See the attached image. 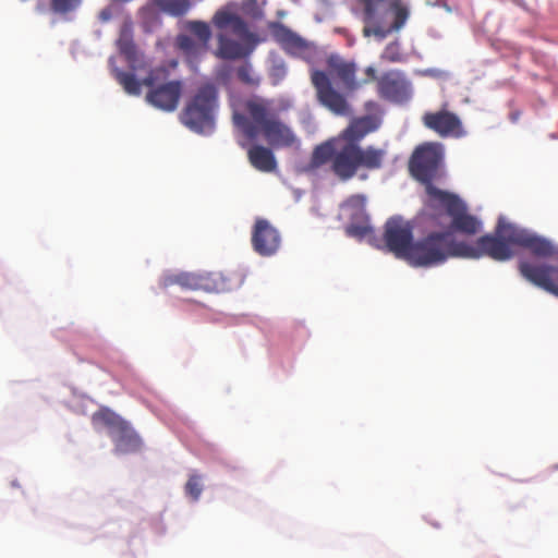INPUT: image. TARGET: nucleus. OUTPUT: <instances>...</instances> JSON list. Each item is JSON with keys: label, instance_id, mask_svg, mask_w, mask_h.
<instances>
[{"label": "nucleus", "instance_id": "4468645a", "mask_svg": "<svg viewBox=\"0 0 558 558\" xmlns=\"http://www.w3.org/2000/svg\"><path fill=\"white\" fill-rule=\"evenodd\" d=\"M184 28L197 40L193 39L190 35L181 34L177 37L178 48L187 58L197 59L208 49V44L211 38L210 27L204 21H186Z\"/></svg>", "mask_w": 558, "mask_h": 558}, {"label": "nucleus", "instance_id": "20e7f679", "mask_svg": "<svg viewBox=\"0 0 558 558\" xmlns=\"http://www.w3.org/2000/svg\"><path fill=\"white\" fill-rule=\"evenodd\" d=\"M364 23L363 36L385 39L399 32L407 23L410 12L402 0H356Z\"/></svg>", "mask_w": 558, "mask_h": 558}, {"label": "nucleus", "instance_id": "9d476101", "mask_svg": "<svg viewBox=\"0 0 558 558\" xmlns=\"http://www.w3.org/2000/svg\"><path fill=\"white\" fill-rule=\"evenodd\" d=\"M168 72L163 68L151 70L143 80L144 86L149 88L146 94V101L157 109L171 112L179 105L182 95L183 85L181 81H170L163 83Z\"/></svg>", "mask_w": 558, "mask_h": 558}, {"label": "nucleus", "instance_id": "f8f14e48", "mask_svg": "<svg viewBox=\"0 0 558 558\" xmlns=\"http://www.w3.org/2000/svg\"><path fill=\"white\" fill-rule=\"evenodd\" d=\"M384 242L396 257L407 260L414 244L413 225L400 216L389 218L385 223Z\"/></svg>", "mask_w": 558, "mask_h": 558}, {"label": "nucleus", "instance_id": "412c9836", "mask_svg": "<svg viewBox=\"0 0 558 558\" xmlns=\"http://www.w3.org/2000/svg\"><path fill=\"white\" fill-rule=\"evenodd\" d=\"M379 120L373 116H364L352 121L335 140H342L343 143L360 145V142L369 133L376 131Z\"/></svg>", "mask_w": 558, "mask_h": 558}, {"label": "nucleus", "instance_id": "aec40b11", "mask_svg": "<svg viewBox=\"0 0 558 558\" xmlns=\"http://www.w3.org/2000/svg\"><path fill=\"white\" fill-rule=\"evenodd\" d=\"M281 238L279 231L264 218L256 219L252 230V245L260 256H271L280 247Z\"/></svg>", "mask_w": 558, "mask_h": 558}, {"label": "nucleus", "instance_id": "c85d7f7f", "mask_svg": "<svg viewBox=\"0 0 558 558\" xmlns=\"http://www.w3.org/2000/svg\"><path fill=\"white\" fill-rule=\"evenodd\" d=\"M94 423H100L110 428V435L125 421L109 409H101L93 415Z\"/></svg>", "mask_w": 558, "mask_h": 558}, {"label": "nucleus", "instance_id": "6e6552de", "mask_svg": "<svg viewBox=\"0 0 558 558\" xmlns=\"http://www.w3.org/2000/svg\"><path fill=\"white\" fill-rule=\"evenodd\" d=\"M442 161V147L437 143H424L417 146L409 160L411 175L425 185L428 203L435 199L432 190L441 191L433 184L438 177Z\"/></svg>", "mask_w": 558, "mask_h": 558}, {"label": "nucleus", "instance_id": "f3484780", "mask_svg": "<svg viewBox=\"0 0 558 558\" xmlns=\"http://www.w3.org/2000/svg\"><path fill=\"white\" fill-rule=\"evenodd\" d=\"M377 86L380 97L392 102H407L412 97L411 82L400 71L383 74Z\"/></svg>", "mask_w": 558, "mask_h": 558}, {"label": "nucleus", "instance_id": "6ab92c4d", "mask_svg": "<svg viewBox=\"0 0 558 558\" xmlns=\"http://www.w3.org/2000/svg\"><path fill=\"white\" fill-rule=\"evenodd\" d=\"M422 122L425 128L434 131L440 137H461L464 134L460 118L446 108L435 112H425Z\"/></svg>", "mask_w": 558, "mask_h": 558}, {"label": "nucleus", "instance_id": "9b49d317", "mask_svg": "<svg viewBox=\"0 0 558 558\" xmlns=\"http://www.w3.org/2000/svg\"><path fill=\"white\" fill-rule=\"evenodd\" d=\"M435 199L427 203L430 208H445L451 218L450 231L460 232L466 235H474L481 230V221L468 213L465 204L454 194L446 191L432 190Z\"/></svg>", "mask_w": 558, "mask_h": 558}, {"label": "nucleus", "instance_id": "f704fd0d", "mask_svg": "<svg viewBox=\"0 0 558 558\" xmlns=\"http://www.w3.org/2000/svg\"><path fill=\"white\" fill-rule=\"evenodd\" d=\"M365 73H366L368 80L363 81V83H367V82L376 78V70L373 66H367L365 69Z\"/></svg>", "mask_w": 558, "mask_h": 558}, {"label": "nucleus", "instance_id": "4be33fe9", "mask_svg": "<svg viewBox=\"0 0 558 558\" xmlns=\"http://www.w3.org/2000/svg\"><path fill=\"white\" fill-rule=\"evenodd\" d=\"M276 41L289 54L301 57L308 50V44L288 27L277 24L272 31Z\"/></svg>", "mask_w": 558, "mask_h": 558}, {"label": "nucleus", "instance_id": "1a4fd4ad", "mask_svg": "<svg viewBox=\"0 0 558 558\" xmlns=\"http://www.w3.org/2000/svg\"><path fill=\"white\" fill-rule=\"evenodd\" d=\"M495 233L508 245L520 246L543 258L558 257V248L547 239L499 217Z\"/></svg>", "mask_w": 558, "mask_h": 558}, {"label": "nucleus", "instance_id": "a211bd4d", "mask_svg": "<svg viewBox=\"0 0 558 558\" xmlns=\"http://www.w3.org/2000/svg\"><path fill=\"white\" fill-rule=\"evenodd\" d=\"M519 270L527 281L558 296L557 266L520 262Z\"/></svg>", "mask_w": 558, "mask_h": 558}, {"label": "nucleus", "instance_id": "bb28decb", "mask_svg": "<svg viewBox=\"0 0 558 558\" xmlns=\"http://www.w3.org/2000/svg\"><path fill=\"white\" fill-rule=\"evenodd\" d=\"M151 3L159 11L174 17L185 15L192 8L190 0H151Z\"/></svg>", "mask_w": 558, "mask_h": 558}, {"label": "nucleus", "instance_id": "39448f33", "mask_svg": "<svg viewBox=\"0 0 558 558\" xmlns=\"http://www.w3.org/2000/svg\"><path fill=\"white\" fill-rule=\"evenodd\" d=\"M464 241H457L450 231H433L414 241L407 262L414 267H434L449 258L465 255Z\"/></svg>", "mask_w": 558, "mask_h": 558}, {"label": "nucleus", "instance_id": "5701e85b", "mask_svg": "<svg viewBox=\"0 0 558 558\" xmlns=\"http://www.w3.org/2000/svg\"><path fill=\"white\" fill-rule=\"evenodd\" d=\"M327 63L330 72L342 82L347 90H355L362 85L355 78L356 65L354 62L332 56L328 59Z\"/></svg>", "mask_w": 558, "mask_h": 558}, {"label": "nucleus", "instance_id": "b1692460", "mask_svg": "<svg viewBox=\"0 0 558 558\" xmlns=\"http://www.w3.org/2000/svg\"><path fill=\"white\" fill-rule=\"evenodd\" d=\"M111 437L116 446V451L119 453L136 452L142 447L140 436L128 422H124L117 430H114L111 434Z\"/></svg>", "mask_w": 558, "mask_h": 558}, {"label": "nucleus", "instance_id": "ddd939ff", "mask_svg": "<svg viewBox=\"0 0 558 558\" xmlns=\"http://www.w3.org/2000/svg\"><path fill=\"white\" fill-rule=\"evenodd\" d=\"M311 81L320 105L337 116L351 114V108L347 98L335 89L329 76L324 71L314 70L311 74Z\"/></svg>", "mask_w": 558, "mask_h": 558}, {"label": "nucleus", "instance_id": "0eeeda50", "mask_svg": "<svg viewBox=\"0 0 558 558\" xmlns=\"http://www.w3.org/2000/svg\"><path fill=\"white\" fill-rule=\"evenodd\" d=\"M240 283L241 279L236 274L226 275L221 271L170 274L163 276L160 281V286L165 289L178 284L183 290L218 293L230 291Z\"/></svg>", "mask_w": 558, "mask_h": 558}, {"label": "nucleus", "instance_id": "393cba45", "mask_svg": "<svg viewBox=\"0 0 558 558\" xmlns=\"http://www.w3.org/2000/svg\"><path fill=\"white\" fill-rule=\"evenodd\" d=\"M250 163L258 171L271 172L277 167V161L270 148L262 145H253L247 150Z\"/></svg>", "mask_w": 558, "mask_h": 558}, {"label": "nucleus", "instance_id": "f03ea898", "mask_svg": "<svg viewBox=\"0 0 558 558\" xmlns=\"http://www.w3.org/2000/svg\"><path fill=\"white\" fill-rule=\"evenodd\" d=\"M386 151L375 146L347 144L342 140H328L315 147L312 162L319 167L330 162V169L341 181H349L359 169L377 170L383 167Z\"/></svg>", "mask_w": 558, "mask_h": 558}, {"label": "nucleus", "instance_id": "423d86ee", "mask_svg": "<svg viewBox=\"0 0 558 558\" xmlns=\"http://www.w3.org/2000/svg\"><path fill=\"white\" fill-rule=\"evenodd\" d=\"M219 107L218 87L213 82L201 84L186 101L180 120L191 131L209 135L216 128V114Z\"/></svg>", "mask_w": 558, "mask_h": 558}, {"label": "nucleus", "instance_id": "72a5a7b5", "mask_svg": "<svg viewBox=\"0 0 558 558\" xmlns=\"http://www.w3.org/2000/svg\"><path fill=\"white\" fill-rule=\"evenodd\" d=\"M381 59L389 62H399L402 60V54L400 51V45L397 41L390 43L386 46L381 53Z\"/></svg>", "mask_w": 558, "mask_h": 558}, {"label": "nucleus", "instance_id": "c756f323", "mask_svg": "<svg viewBox=\"0 0 558 558\" xmlns=\"http://www.w3.org/2000/svg\"><path fill=\"white\" fill-rule=\"evenodd\" d=\"M236 77L242 84L248 87H257L262 82V77L255 73L253 66L248 62L241 64L236 69Z\"/></svg>", "mask_w": 558, "mask_h": 558}, {"label": "nucleus", "instance_id": "473e14b6", "mask_svg": "<svg viewBox=\"0 0 558 558\" xmlns=\"http://www.w3.org/2000/svg\"><path fill=\"white\" fill-rule=\"evenodd\" d=\"M287 75V66L283 60H274L269 69V77L274 85H278Z\"/></svg>", "mask_w": 558, "mask_h": 558}, {"label": "nucleus", "instance_id": "cd10ccee", "mask_svg": "<svg viewBox=\"0 0 558 558\" xmlns=\"http://www.w3.org/2000/svg\"><path fill=\"white\" fill-rule=\"evenodd\" d=\"M118 48L132 70H137L141 68L140 54L131 36H129L126 33H122L118 39Z\"/></svg>", "mask_w": 558, "mask_h": 558}, {"label": "nucleus", "instance_id": "7c9ffc66", "mask_svg": "<svg viewBox=\"0 0 558 558\" xmlns=\"http://www.w3.org/2000/svg\"><path fill=\"white\" fill-rule=\"evenodd\" d=\"M203 492L202 476L191 474L185 484V494L194 501L198 500Z\"/></svg>", "mask_w": 558, "mask_h": 558}, {"label": "nucleus", "instance_id": "a878e982", "mask_svg": "<svg viewBox=\"0 0 558 558\" xmlns=\"http://www.w3.org/2000/svg\"><path fill=\"white\" fill-rule=\"evenodd\" d=\"M110 65L112 66V75L117 82L123 87L124 92L132 96H140L142 93L143 81L136 78L133 73L124 72L113 66L114 59L110 58Z\"/></svg>", "mask_w": 558, "mask_h": 558}, {"label": "nucleus", "instance_id": "7ed1b4c3", "mask_svg": "<svg viewBox=\"0 0 558 558\" xmlns=\"http://www.w3.org/2000/svg\"><path fill=\"white\" fill-rule=\"evenodd\" d=\"M211 23L218 31V47L215 56L222 60H238L247 57L257 44V38L247 23L235 12L220 9L215 12Z\"/></svg>", "mask_w": 558, "mask_h": 558}, {"label": "nucleus", "instance_id": "2f4dec72", "mask_svg": "<svg viewBox=\"0 0 558 558\" xmlns=\"http://www.w3.org/2000/svg\"><path fill=\"white\" fill-rule=\"evenodd\" d=\"M82 0H50L51 10L58 14H68L76 10Z\"/></svg>", "mask_w": 558, "mask_h": 558}, {"label": "nucleus", "instance_id": "2eb2a0df", "mask_svg": "<svg viewBox=\"0 0 558 558\" xmlns=\"http://www.w3.org/2000/svg\"><path fill=\"white\" fill-rule=\"evenodd\" d=\"M462 251L465 255L462 258H480L488 256L495 260L504 262L513 256L512 248L495 232L494 234H486L478 238L474 245L464 242Z\"/></svg>", "mask_w": 558, "mask_h": 558}, {"label": "nucleus", "instance_id": "f257e3e1", "mask_svg": "<svg viewBox=\"0 0 558 558\" xmlns=\"http://www.w3.org/2000/svg\"><path fill=\"white\" fill-rule=\"evenodd\" d=\"M232 119L250 141L262 135L276 147H290L295 142L293 132L281 121L271 99L252 96L243 102V112H234Z\"/></svg>", "mask_w": 558, "mask_h": 558}, {"label": "nucleus", "instance_id": "dca6fc26", "mask_svg": "<svg viewBox=\"0 0 558 558\" xmlns=\"http://www.w3.org/2000/svg\"><path fill=\"white\" fill-rule=\"evenodd\" d=\"M365 203V196L356 194L350 196L341 206L348 213L351 220L345 227V233L351 238L361 240L372 233Z\"/></svg>", "mask_w": 558, "mask_h": 558}, {"label": "nucleus", "instance_id": "c9c22d12", "mask_svg": "<svg viewBox=\"0 0 558 558\" xmlns=\"http://www.w3.org/2000/svg\"><path fill=\"white\" fill-rule=\"evenodd\" d=\"M99 19L102 21V22H107L111 19V12L110 10L106 9V10H102L100 13H99Z\"/></svg>", "mask_w": 558, "mask_h": 558}]
</instances>
